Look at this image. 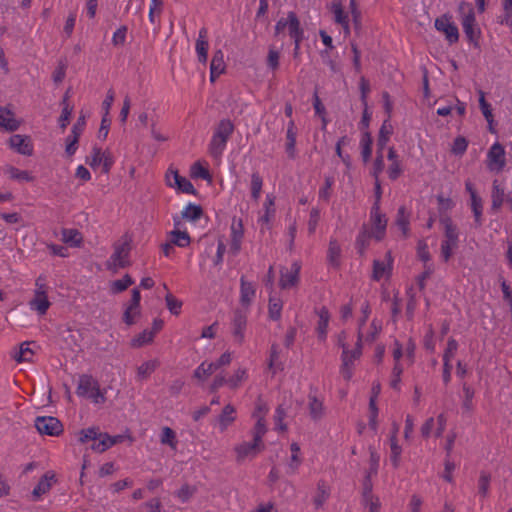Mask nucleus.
<instances>
[{"label":"nucleus","mask_w":512,"mask_h":512,"mask_svg":"<svg viewBox=\"0 0 512 512\" xmlns=\"http://www.w3.org/2000/svg\"><path fill=\"white\" fill-rule=\"evenodd\" d=\"M328 9L333 14L334 22L341 25L345 36L350 34L349 15L357 22L360 13L357 9L356 0H332Z\"/></svg>","instance_id":"nucleus-1"},{"label":"nucleus","mask_w":512,"mask_h":512,"mask_svg":"<svg viewBox=\"0 0 512 512\" xmlns=\"http://www.w3.org/2000/svg\"><path fill=\"white\" fill-rule=\"evenodd\" d=\"M440 226L443 230V239L440 254L444 262H448L459 244V231L452 219L448 216L440 217Z\"/></svg>","instance_id":"nucleus-2"},{"label":"nucleus","mask_w":512,"mask_h":512,"mask_svg":"<svg viewBox=\"0 0 512 512\" xmlns=\"http://www.w3.org/2000/svg\"><path fill=\"white\" fill-rule=\"evenodd\" d=\"M348 335L342 332L338 335V345L342 348L340 373L345 380H350L353 375L354 363L362 354V347L359 341L355 342L354 348L350 349L347 343Z\"/></svg>","instance_id":"nucleus-3"},{"label":"nucleus","mask_w":512,"mask_h":512,"mask_svg":"<svg viewBox=\"0 0 512 512\" xmlns=\"http://www.w3.org/2000/svg\"><path fill=\"white\" fill-rule=\"evenodd\" d=\"M370 220V231H363L357 239V246L360 252H363L365 247L367 246L368 238H374L375 240L380 241L383 239L386 232L387 218L385 215L380 213L378 204H375L373 206L371 210Z\"/></svg>","instance_id":"nucleus-4"},{"label":"nucleus","mask_w":512,"mask_h":512,"mask_svg":"<svg viewBox=\"0 0 512 512\" xmlns=\"http://www.w3.org/2000/svg\"><path fill=\"white\" fill-rule=\"evenodd\" d=\"M276 35L288 34L295 43L294 53L298 54L300 42L303 38V30L300 27L298 17L294 12H289L286 16L281 17L275 25Z\"/></svg>","instance_id":"nucleus-5"},{"label":"nucleus","mask_w":512,"mask_h":512,"mask_svg":"<svg viewBox=\"0 0 512 512\" xmlns=\"http://www.w3.org/2000/svg\"><path fill=\"white\" fill-rule=\"evenodd\" d=\"M233 130L234 125L230 120H222L218 124L209 144V152L214 158H218L223 154Z\"/></svg>","instance_id":"nucleus-6"},{"label":"nucleus","mask_w":512,"mask_h":512,"mask_svg":"<svg viewBox=\"0 0 512 512\" xmlns=\"http://www.w3.org/2000/svg\"><path fill=\"white\" fill-rule=\"evenodd\" d=\"M76 393L79 397L87 398L94 404L105 402V390H101L96 379L89 375H82L79 378Z\"/></svg>","instance_id":"nucleus-7"},{"label":"nucleus","mask_w":512,"mask_h":512,"mask_svg":"<svg viewBox=\"0 0 512 512\" xmlns=\"http://www.w3.org/2000/svg\"><path fill=\"white\" fill-rule=\"evenodd\" d=\"M459 12L465 35L471 43L477 45L481 35V30L476 23L475 13L472 5L465 2L461 3L459 5Z\"/></svg>","instance_id":"nucleus-8"},{"label":"nucleus","mask_w":512,"mask_h":512,"mask_svg":"<svg viewBox=\"0 0 512 512\" xmlns=\"http://www.w3.org/2000/svg\"><path fill=\"white\" fill-rule=\"evenodd\" d=\"M114 162L115 158L111 150L108 148L103 149L98 146H94L90 154L86 157V164L94 170L101 169L104 174L110 171Z\"/></svg>","instance_id":"nucleus-9"},{"label":"nucleus","mask_w":512,"mask_h":512,"mask_svg":"<svg viewBox=\"0 0 512 512\" xmlns=\"http://www.w3.org/2000/svg\"><path fill=\"white\" fill-rule=\"evenodd\" d=\"M49 288L43 278L39 277L35 282V289L32 299L29 301V308L38 315L47 313L51 303L48 298Z\"/></svg>","instance_id":"nucleus-10"},{"label":"nucleus","mask_w":512,"mask_h":512,"mask_svg":"<svg viewBox=\"0 0 512 512\" xmlns=\"http://www.w3.org/2000/svg\"><path fill=\"white\" fill-rule=\"evenodd\" d=\"M507 164L506 151L499 142H494L486 154V167L489 172L499 174Z\"/></svg>","instance_id":"nucleus-11"},{"label":"nucleus","mask_w":512,"mask_h":512,"mask_svg":"<svg viewBox=\"0 0 512 512\" xmlns=\"http://www.w3.org/2000/svg\"><path fill=\"white\" fill-rule=\"evenodd\" d=\"M130 241L128 238L114 245V251L107 261V269L116 272L129 264Z\"/></svg>","instance_id":"nucleus-12"},{"label":"nucleus","mask_w":512,"mask_h":512,"mask_svg":"<svg viewBox=\"0 0 512 512\" xmlns=\"http://www.w3.org/2000/svg\"><path fill=\"white\" fill-rule=\"evenodd\" d=\"M165 184L177 193L196 194V190L190 180L181 176L173 166H170L165 173Z\"/></svg>","instance_id":"nucleus-13"},{"label":"nucleus","mask_w":512,"mask_h":512,"mask_svg":"<svg viewBox=\"0 0 512 512\" xmlns=\"http://www.w3.org/2000/svg\"><path fill=\"white\" fill-rule=\"evenodd\" d=\"M247 379L248 369L244 366H239L227 378L224 376H216L211 385V389L215 391L223 385L228 386L230 389H237Z\"/></svg>","instance_id":"nucleus-14"},{"label":"nucleus","mask_w":512,"mask_h":512,"mask_svg":"<svg viewBox=\"0 0 512 512\" xmlns=\"http://www.w3.org/2000/svg\"><path fill=\"white\" fill-rule=\"evenodd\" d=\"M415 344L407 340L404 344L395 341L393 348L394 366L405 367L414 362Z\"/></svg>","instance_id":"nucleus-15"},{"label":"nucleus","mask_w":512,"mask_h":512,"mask_svg":"<svg viewBox=\"0 0 512 512\" xmlns=\"http://www.w3.org/2000/svg\"><path fill=\"white\" fill-rule=\"evenodd\" d=\"M9 149L22 156L30 157L34 154V143L29 135L13 134L7 141Z\"/></svg>","instance_id":"nucleus-16"},{"label":"nucleus","mask_w":512,"mask_h":512,"mask_svg":"<svg viewBox=\"0 0 512 512\" xmlns=\"http://www.w3.org/2000/svg\"><path fill=\"white\" fill-rule=\"evenodd\" d=\"M140 300V291L133 289L131 299L125 305L123 312V321L129 326L135 324L141 316Z\"/></svg>","instance_id":"nucleus-17"},{"label":"nucleus","mask_w":512,"mask_h":512,"mask_svg":"<svg viewBox=\"0 0 512 512\" xmlns=\"http://www.w3.org/2000/svg\"><path fill=\"white\" fill-rule=\"evenodd\" d=\"M35 427L40 434L48 436H58L63 430L61 422L52 416L37 417Z\"/></svg>","instance_id":"nucleus-18"},{"label":"nucleus","mask_w":512,"mask_h":512,"mask_svg":"<svg viewBox=\"0 0 512 512\" xmlns=\"http://www.w3.org/2000/svg\"><path fill=\"white\" fill-rule=\"evenodd\" d=\"M393 258L390 253H386L383 259L374 261L372 277L378 282H386L392 273Z\"/></svg>","instance_id":"nucleus-19"},{"label":"nucleus","mask_w":512,"mask_h":512,"mask_svg":"<svg viewBox=\"0 0 512 512\" xmlns=\"http://www.w3.org/2000/svg\"><path fill=\"white\" fill-rule=\"evenodd\" d=\"M435 28L443 33L447 41L451 44L456 43L459 39L457 26L452 22L451 18L443 15L435 20Z\"/></svg>","instance_id":"nucleus-20"},{"label":"nucleus","mask_w":512,"mask_h":512,"mask_svg":"<svg viewBox=\"0 0 512 512\" xmlns=\"http://www.w3.org/2000/svg\"><path fill=\"white\" fill-rule=\"evenodd\" d=\"M393 132V127L389 120H385L380 128L379 135H378V156L376 159V168L378 171H381L383 168V157H382V149L387 145L391 135Z\"/></svg>","instance_id":"nucleus-21"},{"label":"nucleus","mask_w":512,"mask_h":512,"mask_svg":"<svg viewBox=\"0 0 512 512\" xmlns=\"http://www.w3.org/2000/svg\"><path fill=\"white\" fill-rule=\"evenodd\" d=\"M263 447V443L252 440L236 445L234 451L238 460H245L255 457L263 449Z\"/></svg>","instance_id":"nucleus-22"},{"label":"nucleus","mask_w":512,"mask_h":512,"mask_svg":"<svg viewBox=\"0 0 512 512\" xmlns=\"http://www.w3.org/2000/svg\"><path fill=\"white\" fill-rule=\"evenodd\" d=\"M22 123L23 121L17 118L11 109L0 106V129L13 132L18 130Z\"/></svg>","instance_id":"nucleus-23"},{"label":"nucleus","mask_w":512,"mask_h":512,"mask_svg":"<svg viewBox=\"0 0 512 512\" xmlns=\"http://www.w3.org/2000/svg\"><path fill=\"white\" fill-rule=\"evenodd\" d=\"M446 419L443 414H439L436 418L430 417L421 427V433L424 437L431 435L440 436L445 428Z\"/></svg>","instance_id":"nucleus-24"},{"label":"nucleus","mask_w":512,"mask_h":512,"mask_svg":"<svg viewBox=\"0 0 512 512\" xmlns=\"http://www.w3.org/2000/svg\"><path fill=\"white\" fill-rule=\"evenodd\" d=\"M247 325V316L241 312L234 314L231 331L236 344L240 345L245 340V330Z\"/></svg>","instance_id":"nucleus-25"},{"label":"nucleus","mask_w":512,"mask_h":512,"mask_svg":"<svg viewBox=\"0 0 512 512\" xmlns=\"http://www.w3.org/2000/svg\"><path fill=\"white\" fill-rule=\"evenodd\" d=\"M300 272V265L298 262H293L289 267L281 270L280 286L283 289L291 288L298 282Z\"/></svg>","instance_id":"nucleus-26"},{"label":"nucleus","mask_w":512,"mask_h":512,"mask_svg":"<svg viewBox=\"0 0 512 512\" xmlns=\"http://www.w3.org/2000/svg\"><path fill=\"white\" fill-rule=\"evenodd\" d=\"M236 408L227 404L217 416L215 420V426L220 432L226 431L236 420Z\"/></svg>","instance_id":"nucleus-27"},{"label":"nucleus","mask_w":512,"mask_h":512,"mask_svg":"<svg viewBox=\"0 0 512 512\" xmlns=\"http://www.w3.org/2000/svg\"><path fill=\"white\" fill-rule=\"evenodd\" d=\"M290 455L287 457L285 466L288 474H295L303 462L301 448L298 443L293 442L289 448Z\"/></svg>","instance_id":"nucleus-28"},{"label":"nucleus","mask_w":512,"mask_h":512,"mask_svg":"<svg viewBox=\"0 0 512 512\" xmlns=\"http://www.w3.org/2000/svg\"><path fill=\"white\" fill-rule=\"evenodd\" d=\"M123 440V436H110L106 433H99L96 436L93 444L91 445V449L95 452L102 453L112 447L113 445L121 442Z\"/></svg>","instance_id":"nucleus-29"},{"label":"nucleus","mask_w":512,"mask_h":512,"mask_svg":"<svg viewBox=\"0 0 512 512\" xmlns=\"http://www.w3.org/2000/svg\"><path fill=\"white\" fill-rule=\"evenodd\" d=\"M275 197L271 194L266 195L262 210L260 211L258 222L262 227H268L275 216Z\"/></svg>","instance_id":"nucleus-30"},{"label":"nucleus","mask_w":512,"mask_h":512,"mask_svg":"<svg viewBox=\"0 0 512 512\" xmlns=\"http://www.w3.org/2000/svg\"><path fill=\"white\" fill-rule=\"evenodd\" d=\"M168 240L175 246L185 248L190 245L191 238L187 231L180 228V222L175 221L174 229L168 233Z\"/></svg>","instance_id":"nucleus-31"},{"label":"nucleus","mask_w":512,"mask_h":512,"mask_svg":"<svg viewBox=\"0 0 512 512\" xmlns=\"http://www.w3.org/2000/svg\"><path fill=\"white\" fill-rule=\"evenodd\" d=\"M55 483V475L52 472H47L35 486L32 491V497L34 500H39L43 495H45L53 484Z\"/></svg>","instance_id":"nucleus-32"},{"label":"nucleus","mask_w":512,"mask_h":512,"mask_svg":"<svg viewBox=\"0 0 512 512\" xmlns=\"http://www.w3.org/2000/svg\"><path fill=\"white\" fill-rule=\"evenodd\" d=\"M398 427L395 426L390 437H389V446H390V461L392 465L397 468L401 462V454L402 448L397 440Z\"/></svg>","instance_id":"nucleus-33"},{"label":"nucleus","mask_w":512,"mask_h":512,"mask_svg":"<svg viewBox=\"0 0 512 512\" xmlns=\"http://www.w3.org/2000/svg\"><path fill=\"white\" fill-rule=\"evenodd\" d=\"M382 323L378 320H373L369 327L365 328L363 324L359 326V338L357 341L361 343L362 339L366 341H373L381 332Z\"/></svg>","instance_id":"nucleus-34"},{"label":"nucleus","mask_w":512,"mask_h":512,"mask_svg":"<svg viewBox=\"0 0 512 512\" xmlns=\"http://www.w3.org/2000/svg\"><path fill=\"white\" fill-rule=\"evenodd\" d=\"M224 55L221 50L216 51L213 54L211 65H210V80L214 82L225 71Z\"/></svg>","instance_id":"nucleus-35"},{"label":"nucleus","mask_w":512,"mask_h":512,"mask_svg":"<svg viewBox=\"0 0 512 512\" xmlns=\"http://www.w3.org/2000/svg\"><path fill=\"white\" fill-rule=\"evenodd\" d=\"M243 238V226L241 220H233L231 225V244L230 250L233 254H236L241 247Z\"/></svg>","instance_id":"nucleus-36"},{"label":"nucleus","mask_w":512,"mask_h":512,"mask_svg":"<svg viewBox=\"0 0 512 512\" xmlns=\"http://www.w3.org/2000/svg\"><path fill=\"white\" fill-rule=\"evenodd\" d=\"M208 49L209 43L207 40V31L205 29H201L199 31L198 38L196 40L195 50L198 57V60L201 63H206L208 59Z\"/></svg>","instance_id":"nucleus-37"},{"label":"nucleus","mask_w":512,"mask_h":512,"mask_svg":"<svg viewBox=\"0 0 512 512\" xmlns=\"http://www.w3.org/2000/svg\"><path fill=\"white\" fill-rule=\"evenodd\" d=\"M255 295H256L255 284L252 282L246 281L244 278H241V288H240L241 304L245 307H248L254 300Z\"/></svg>","instance_id":"nucleus-38"},{"label":"nucleus","mask_w":512,"mask_h":512,"mask_svg":"<svg viewBox=\"0 0 512 512\" xmlns=\"http://www.w3.org/2000/svg\"><path fill=\"white\" fill-rule=\"evenodd\" d=\"M34 346L33 342H24L19 346L18 350L14 351L12 357L19 363L31 362L34 356Z\"/></svg>","instance_id":"nucleus-39"},{"label":"nucleus","mask_w":512,"mask_h":512,"mask_svg":"<svg viewBox=\"0 0 512 512\" xmlns=\"http://www.w3.org/2000/svg\"><path fill=\"white\" fill-rule=\"evenodd\" d=\"M190 176L193 179H203L207 182H212V176L208 170V164L203 161H197L190 167Z\"/></svg>","instance_id":"nucleus-40"},{"label":"nucleus","mask_w":512,"mask_h":512,"mask_svg":"<svg viewBox=\"0 0 512 512\" xmlns=\"http://www.w3.org/2000/svg\"><path fill=\"white\" fill-rule=\"evenodd\" d=\"M318 322H317V335L321 340L326 339L327 328L330 320V315L326 308L322 307L317 311Z\"/></svg>","instance_id":"nucleus-41"},{"label":"nucleus","mask_w":512,"mask_h":512,"mask_svg":"<svg viewBox=\"0 0 512 512\" xmlns=\"http://www.w3.org/2000/svg\"><path fill=\"white\" fill-rule=\"evenodd\" d=\"M5 174L10 179L18 181V182H33L35 180V177L32 175L31 172H29L27 170H21L14 166H8L5 169Z\"/></svg>","instance_id":"nucleus-42"},{"label":"nucleus","mask_w":512,"mask_h":512,"mask_svg":"<svg viewBox=\"0 0 512 512\" xmlns=\"http://www.w3.org/2000/svg\"><path fill=\"white\" fill-rule=\"evenodd\" d=\"M249 190L251 194V198L254 201H258L261 197L262 188H263V178L258 172H253L250 176L249 182Z\"/></svg>","instance_id":"nucleus-43"},{"label":"nucleus","mask_w":512,"mask_h":512,"mask_svg":"<svg viewBox=\"0 0 512 512\" xmlns=\"http://www.w3.org/2000/svg\"><path fill=\"white\" fill-rule=\"evenodd\" d=\"M395 227L401 233L403 237H407L409 234V215L404 207L398 210L397 218L395 221Z\"/></svg>","instance_id":"nucleus-44"},{"label":"nucleus","mask_w":512,"mask_h":512,"mask_svg":"<svg viewBox=\"0 0 512 512\" xmlns=\"http://www.w3.org/2000/svg\"><path fill=\"white\" fill-rule=\"evenodd\" d=\"M82 235L76 229L62 230V241L71 247H79L82 243Z\"/></svg>","instance_id":"nucleus-45"},{"label":"nucleus","mask_w":512,"mask_h":512,"mask_svg":"<svg viewBox=\"0 0 512 512\" xmlns=\"http://www.w3.org/2000/svg\"><path fill=\"white\" fill-rule=\"evenodd\" d=\"M363 503L368 512H380L381 502L378 497L371 494L369 487L365 488Z\"/></svg>","instance_id":"nucleus-46"},{"label":"nucleus","mask_w":512,"mask_h":512,"mask_svg":"<svg viewBox=\"0 0 512 512\" xmlns=\"http://www.w3.org/2000/svg\"><path fill=\"white\" fill-rule=\"evenodd\" d=\"M202 213V208L199 205L189 203L183 208L181 215L185 220L195 222L200 219Z\"/></svg>","instance_id":"nucleus-47"},{"label":"nucleus","mask_w":512,"mask_h":512,"mask_svg":"<svg viewBox=\"0 0 512 512\" xmlns=\"http://www.w3.org/2000/svg\"><path fill=\"white\" fill-rule=\"evenodd\" d=\"M157 367L158 361L155 359L143 362L137 367V379H147L156 370Z\"/></svg>","instance_id":"nucleus-48"},{"label":"nucleus","mask_w":512,"mask_h":512,"mask_svg":"<svg viewBox=\"0 0 512 512\" xmlns=\"http://www.w3.org/2000/svg\"><path fill=\"white\" fill-rule=\"evenodd\" d=\"M133 284V279L125 274L121 279L113 280L109 283V289L112 294H118L125 291Z\"/></svg>","instance_id":"nucleus-49"},{"label":"nucleus","mask_w":512,"mask_h":512,"mask_svg":"<svg viewBox=\"0 0 512 512\" xmlns=\"http://www.w3.org/2000/svg\"><path fill=\"white\" fill-rule=\"evenodd\" d=\"M492 204L491 207L494 210H499L502 204L504 203L505 199V192L502 187L498 184V181L495 180L493 182V188H492Z\"/></svg>","instance_id":"nucleus-50"},{"label":"nucleus","mask_w":512,"mask_h":512,"mask_svg":"<svg viewBox=\"0 0 512 512\" xmlns=\"http://www.w3.org/2000/svg\"><path fill=\"white\" fill-rule=\"evenodd\" d=\"M154 336V331L145 329L131 340V346L134 348H139L144 345H147L153 341Z\"/></svg>","instance_id":"nucleus-51"},{"label":"nucleus","mask_w":512,"mask_h":512,"mask_svg":"<svg viewBox=\"0 0 512 512\" xmlns=\"http://www.w3.org/2000/svg\"><path fill=\"white\" fill-rule=\"evenodd\" d=\"M160 442L163 445H168L171 449L177 448V438L175 432L169 427H163L160 435Z\"/></svg>","instance_id":"nucleus-52"},{"label":"nucleus","mask_w":512,"mask_h":512,"mask_svg":"<svg viewBox=\"0 0 512 512\" xmlns=\"http://www.w3.org/2000/svg\"><path fill=\"white\" fill-rule=\"evenodd\" d=\"M341 257V247L335 240H331L328 247L327 259L333 266H338Z\"/></svg>","instance_id":"nucleus-53"},{"label":"nucleus","mask_w":512,"mask_h":512,"mask_svg":"<svg viewBox=\"0 0 512 512\" xmlns=\"http://www.w3.org/2000/svg\"><path fill=\"white\" fill-rule=\"evenodd\" d=\"M479 106L483 116L490 126V130H492V125L494 122L492 108L491 105L485 100V94L482 91L479 92Z\"/></svg>","instance_id":"nucleus-54"},{"label":"nucleus","mask_w":512,"mask_h":512,"mask_svg":"<svg viewBox=\"0 0 512 512\" xmlns=\"http://www.w3.org/2000/svg\"><path fill=\"white\" fill-rule=\"evenodd\" d=\"M214 372H216V370L212 363L204 361L196 368V370L194 371V376L198 380L204 381Z\"/></svg>","instance_id":"nucleus-55"},{"label":"nucleus","mask_w":512,"mask_h":512,"mask_svg":"<svg viewBox=\"0 0 512 512\" xmlns=\"http://www.w3.org/2000/svg\"><path fill=\"white\" fill-rule=\"evenodd\" d=\"M470 207L473 212L475 222L478 226L482 225L483 203L480 196H474L470 199Z\"/></svg>","instance_id":"nucleus-56"},{"label":"nucleus","mask_w":512,"mask_h":512,"mask_svg":"<svg viewBox=\"0 0 512 512\" xmlns=\"http://www.w3.org/2000/svg\"><path fill=\"white\" fill-rule=\"evenodd\" d=\"M360 145L362 149V157L364 161H368L372 154V137L369 132H363Z\"/></svg>","instance_id":"nucleus-57"},{"label":"nucleus","mask_w":512,"mask_h":512,"mask_svg":"<svg viewBox=\"0 0 512 512\" xmlns=\"http://www.w3.org/2000/svg\"><path fill=\"white\" fill-rule=\"evenodd\" d=\"M233 358H234V352L227 350V351L223 352L216 360L211 361V363L214 366L215 370L217 371L221 368L229 366L231 364Z\"/></svg>","instance_id":"nucleus-58"},{"label":"nucleus","mask_w":512,"mask_h":512,"mask_svg":"<svg viewBox=\"0 0 512 512\" xmlns=\"http://www.w3.org/2000/svg\"><path fill=\"white\" fill-rule=\"evenodd\" d=\"M468 148V140L463 136H457L451 145V152L456 156H462Z\"/></svg>","instance_id":"nucleus-59"},{"label":"nucleus","mask_w":512,"mask_h":512,"mask_svg":"<svg viewBox=\"0 0 512 512\" xmlns=\"http://www.w3.org/2000/svg\"><path fill=\"white\" fill-rule=\"evenodd\" d=\"M491 482V476L486 472H481L478 479V493L482 497H486L489 493V487Z\"/></svg>","instance_id":"nucleus-60"},{"label":"nucleus","mask_w":512,"mask_h":512,"mask_svg":"<svg viewBox=\"0 0 512 512\" xmlns=\"http://www.w3.org/2000/svg\"><path fill=\"white\" fill-rule=\"evenodd\" d=\"M417 256L424 263H427L431 260V254L425 239H421L417 243Z\"/></svg>","instance_id":"nucleus-61"},{"label":"nucleus","mask_w":512,"mask_h":512,"mask_svg":"<svg viewBox=\"0 0 512 512\" xmlns=\"http://www.w3.org/2000/svg\"><path fill=\"white\" fill-rule=\"evenodd\" d=\"M329 496V488L324 483H319L317 487V494L314 498L316 507H320L327 500Z\"/></svg>","instance_id":"nucleus-62"},{"label":"nucleus","mask_w":512,"mask_h":512,"mask_svg":"<svg viewBox=\"0 0 512 512\" xmlns=\"http://www.w3.org/2000/svg\"><path fill=\"white\" fill-rule=\"evenodd\" d=\"M455 469H456V464L453 461L447 459L444 463V469L441 474L442 479L448 483H453Z\"/></svg>","instance_id":"nucleus-63"},{"label":"nucleus","mask_w":512,"mask_h":512,"mask_svg":"<svg viewBox=\"0 0 512 512\" xmlns=\"http://www.w3.org/2000/svg\"><path fill=\"white\" fill-rule=\"evenodd\" d=\"M126 35H127V28L126 26H120L114 33H113V36H112V44L115 46V47H121L125 44L126 42Z\"/></svg>","instance_id":"nucleus-64"}]
</instances>
